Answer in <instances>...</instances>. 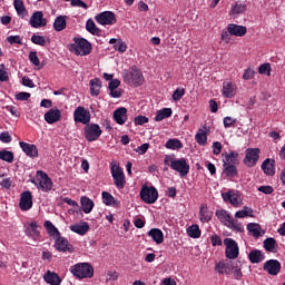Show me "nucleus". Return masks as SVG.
<instances>
[{
    "mask_svg": "<svg viewBox=\"0 0 285 285\" xmlns=\"http://www.w3.org/2000/svg\"><path fill=\"white\" fill-rule=\"evenodd\" d=\"M48 235L55 239V248L58 253H75V246L70 244L68 238L61 236L59 229L50 220H46L43 224Z\"/></svg>",
    "mask_w": 285,
    "mask_h": 285,
    "instance_id": "1",
    "label": "nucleus"
},
{
    "mask_svg": "<svg viewBox=\"0 0 285 285\" xmlns=\"http://www.w3.org/2000/svg\"><path fill=\"white\" fill-rule=\"evenodd\" d=\"M164 164L178 173L179 177H186L190 173V165H188L186 158L176 159L175 155H166Z\"/></svg>",
    "mask_w": 285,
    "mask_h": 285,
    "instance_id": "2",
    "label": "nucleus"
},
{
    "mask_svg": "<svg viewBox=\"0 0 285 285\" xmlns=\"http://www.w3.org/2000/svg\"><path fill=\"white\" fill-rule=\"evenodd\" d=\"M215 215L220 224H224L227 228H232V230H237L238 233H244V225L233 218V214H230V212L226 209H217Z\"/></svg>",
    "mask_w": 285,
    "mask_h": 285,
    "instance_id": "3",
    "label": "nucleus"
},
{
    "mask_svg": "<svg viewBox=\"0 0 285 285\" xmlns=\"http://www.w3.org/2000/svg\"><path fill=\"white\" fill-rule=\"evenodd\" d=\"M69 272L76 279H91V277H95V267H92L90 263H77L71 265Z\"/></svg>",
    "mask_w": 285,
    "mask_h": 285,
    "instance_id": "4",
    "label": "nucleus"
},
{
    "mask_svg": "<svg viewBox=\"0 0 285 285\" xmlns=\"http://www.w3.org/2000/svg\"><path fill=\"white\" fill-rule=\"evenodd\" d=\"M70 52L78 57H88L92 52V43L85 38H73V43L69 46Z\"/></svg>",
    "mask_w": 285,
    "mask_h": 285,
    "instance_id": "5",
    "label": "nucleus"
},
{
    "mask_svg": "<svg viewBox=\"0 0 285 285\" xmlns=\"http://www.w3.org/2000/svg\"><path fill=\"white\" fill-rule=\"evenodd\" d=\"M30 183L35 184L39 190H42V193H50L53 186L52 178L43 170H38L36 173V178H31Z\"/></svg>",
    "mask_w": 285,
    "mask_h": 285,
    "instance_id": "6",
    "label": "nucleus"
},
{
    "mask_svg": "<svg viewBox=\"0 0 285 285\" xmlns=\"http://www.w3.org/2000/svg\"><path fill=\"white\" fill-rule=\"evenodd\" d=\"M140 199L145 204H155L159 199V191L155 186L142 185L140 188Z\"/></svg>",
    "mask_w": 285,
    "mask_h": 285,
    "instance_id": "7",
    "label": "nucleus"
},
{
    "mask_svg": "<svg viewBox=\"0 0 285 285\" xmlns=\"http://www.w3.org/2000/svg\"><path fill=\"white\" fill-rule=\"evenodd\" d=\"M125 81L126 83H131L136 88H139V86H144V73L141 72V70L137 69V67H132L125 75Z\"/></svg>",
    "mask_w": 285,
    "mask_h": 285,
    "instance_id": "8",
    "label": "nucleus"
},
{
    "mask_svg": "<svg viewBox=\"0 0 285 285\" xmlns=\"http://www.w3.org/2000/svg\"><path fill=\"white\" fill-rule=\"evenodd\" d=\"M259 155H262V149L247 148L245 150V157L243 159V164L247 168H255V166H257V161H259Z\"/></svg>",
    "mask_w": 285,
    "mask_h": 285,
    "instance_id": "9",
    "label": "nucleus"
},
{
    "mask_svg": "<svg viewBox=\"0 0 285 285\" xmlns=\"http://www.w3.org/2000/svg\"><path fill=\"white\" fill-rule=\"evenodd\" d=\"M111 177L116 188H118V190H124L126 187V175L124 174V169L115 164H111Z\"/></svg>",
    "mask_w": 285,
    "mask_h": 285,
    "instance_id": "10",
    "label": "nucleus"
},
{
    "mask_svg": "<svg viewBox=\"0 0 285 285\" xmlns=\"http://www.w3.org/2000/svg\"><path fill=\"white\" fill-rule=\"evenodd\" d=\"M85 139H87L89 142L97 141L99 137H101V134L104 132L101 130V127L98 124L95 122H88L85 128Z\"/></svg>",
    "mask_w": 285,
    "mask_h": 285,
    "instance_id": "11",
    "label": "nucleus"
},
{
    "mask_svg": "<svg viewBox=\"0 0 285 285\" xmlns=\"http://www.w3.org/2000/svg\"><path fill=\"white\" fill-rule=\"evenodd\" d=\"M224 245H225V255L227 259H237V257H239V245H237V242L235 239L225 238Z\"/></svg>",
    "mask_w": 285,
    "mask_h": 285,
    "instance_id": "12",
    "label": "nucleus"
},
{
    "mask_svg": "<svg viewBox=\"0 0 285 285\" xmlns=\"http://www.w3.org/2000/svg\"><path fill=\"white\" fill-rule=\"evenodd\" d=\"M90 119H92V116L90 115V111L87 110L85 107H77L73 111V121L75 124H83V126L90 124Z\"/></svg>",
    "mask_w": 285,
    "mask_h": 285,
    "instance_id": "13",
    "label": "nucleus"
},
{
    "mask_svg": "<svg viewBox=\"0 0 285 285\" xmlns=\"http://www.w3.org/2000/svg\"><path fill=\"white\" fill-rule=\"evenodd\" d=\"M99 26H115L117 23V16L112 11H102L95 17Z\"/></svg>",
    "mask_w": 285,
    "mask_h": 285,
    "instance_id": "14",
    "label": "nucleus"
},
{
    "mask_svg": "<svg viewBox=\"0 0 285 285\" xmlns=\"http://www.w3.org/2000/svg\"><path fill=\"white\" fill-rule=\"evenodd\" d=\"M24 235L33 242H39L41 239V232H39V223L37 220H32L24 228Z\"/></svg>",
    "mask_w": 285,
    "mask_h": 285,
    "instance_id": "15",
    "label": "nucleus"
},
{
    "mask_svg": "<svg viewBox=\"0 0 285 285\" xmlns=\"http://www.w3.org/2000/svg\"><path fill=\"white\" fill-rule=\"evenodd\" d=\"M263 271L275 277L282 272V263H279L277 259H269L264 263Z\"/></svg>",
    "mask_w": 285,
    "mask_h": 285,
    "instance_id": "16",
    "label": "nucleus"
},
{
    "mask_svg": "<svg viewBox=\"0 0 285 285\" xmlns=\"http://www.w3.org/2000/svg\"><path fill=\"white\" fill-rule=\"evenodd\" d=\"M19 146L22 153H24L27 157H30V159H37V157H39V148H37V145L26 142V141H20Z\"/></svg>",
    "mask_w": 285,
    "mask_h": 285,
    "instance_id": "17",
    "label": "nucleus"
},
{
    "mask_svg": "<svg viewBox=\"0 0 285 285\" xmlns=\"http://www.w3.org/2000/svg\"><path fill=\"white\" fill-rule=\"evenodd\" d=\"M29 24L31 28H45V26H48V20L43 18V11H35L29 19Z\"/></svg>",
    "mask_w": 285,
    "mask_h": 285,
    "instance_id": "18",
    "label": "nucleus"
},
{
    "mask_svg": "<svg viewBox=\"0 0 285 285\" xmlns=\"http://www.w3.org/2000/svg\"><path fill=\"white\" fill-rule=\"evenodd\" d=\"M45 121H47L50 125L61 121V109H59L57 107L50 108L45 114Z\"/></svg>",
    "mask_w": 285,
    "mask_h": 285,
    "instance_id": "19",
    "label": "nucleus"
},
{
    "mask_svg": "<svg viewBox=\"0 0 285 285\" xmlns=\"http://www.w3.org/2000/svg\"><path fill=\"white\" fill-rule=\"evenodd\" d=\"M19 208L22 212L30 210V208H32V193L31 191H23L20 195Z\"/></svg>",
    "mask_w": 285,
    "mask_h": 285,
    "instance_id": "20",
    "label": "nucleus"
},
{
    "mask_svg": "<svg viewBox=\"0 0 285 285\" xmlns=\"http://www.w3.org/2000/svg\"><path fill=\"white\" fill-rule=\"evenodd\" d=\"M222 95L226 99H233L237 95V85L234 82H223Z\"/></svg>",
    "mask_w": 285,
    "mask_h": 285,
    "instance_id": "21",
    "label": "nucleus"
},
{
    "mask_svg": "<svg viewBox=\"0 0 285 285\" xmlns=\"http://www.w3.org/2000/svg\"><path fill=\"white\" fill-rule=\"evenodd\" d=\"M223 166H237L239 164V153L230 151L223 154Z\"/></svg>",
    "mask_w": 285,
    "mask_h": 285,
    "instance_id": "22",
    "label": "nucleus"
},
{
    "mask_svg": "<svg viewBox=\"0 0 285 285\" xmlns=\"http://www.w3.org/2000/svg\"><path fill=\"white\" fill-rule=\"evenodd\" d=\"M114 119L119 126H124L128 121V109L120 107L114 111Z\"/></svg>",
    "mask_w": 285,
    "mask_h": 285,
    "instance_id": "23",
    "label": "nucleus"
},
{
    "mask_svg": "<svg viewBox=\"0 0 285 285\" xmlns=\"http://www.w3.org/2000/svg\"><path fill=\"white\" fill-rule=\"evenodd\" d=\"M43 279L47 284H50V285H61V283L63 282V279H61V276H59V274L50 269H48L43 274Z\"/></svg>",
    "mask_w": 285,
    "mask_h": 285,
    "instance_id": "24",
    "label": "nucleus"
},
{
    "mask_svg": "<svg viewBox=\"0 0 285 285\" xmlns=\"http://www.w3.org/2000/svg\"><path fill=\"white\" fill-rule=\"evenodd\" d=\"M227 30L233 37H244L248 32V29L246 27L235 23L228 24Z\"/></svg>",
    "mask_w": 285,
    "mask_h": 285,
    "instance_id": "25",
    "label": "nucleus"
},
{
    "mask_svg": "<svg viewBox=\"0 0 285 285\" xmlns=\"http://www.w3.org/2000/svg\"><path fill=\"white\" fill-rule=\"evenodd\" d=\"M248 259L250 264H262L266 259V254L259 249H253L248 254Z\"/></svg>",
    "mask_w": 285,
    "mask_h": 285,
    "instance_id": "26",
    "label": "nucleus"
},
{
    "mask_svg": "<svg viewBox=\"0 0 285 285\" xmlns=\"http://www.w3.org/2000/svg\"><path fill=\"white\" fill-rule=\"evenodd\" d=\"M69 228L72 233L83 236L88 233V230H90V225H88L87 222H82L80 224L70 225Z\"/></svg>",
    "mask_w": 285,
    "mask_h": 285,
    "instance_id": "27",
    "label": "nucleus"
},
{
    "mask_svg": "<svg viewBox=\"0 0 285 285\" xmlns=\"http://www.w3.org/2000/svg\"><path fill=\"white\" fill-rule=\"evenodd\" d=\"M263 247L267 253H277L279 250V245L277 240L273 237H268L263 242Z\"/></svg>",
    "mask_w": 285,
    "mask_h": 285,
    "instance_id": "28",
    "label": "nucleus"
},
{
    "mask_svg": "<svg viewBox=\"0 0 285 285\" xmlns=\"http://www.w3.org/2000/svg\"><path fill=\"white\" fill-rule=\"evenodd\" d=\"M199 219H200L202 224H208V222H210V219H213V212H210L208 209V206L205 204L200 205Z\"/></svg>",
    "mask_w": 285,
    "mask_h": 285,
    "instance_id": "29",
    "label": "nucleus"
},
{
    "mask_svg": "<svg viewBox=\"0 0 285 285\" xmlns=\"http://www.w3.org/2000/svg\"><path fill=\"white\" fill-rule=\"evenodd\" d=\"M13 7L20 19H26V17H28V11L23 0H13Z\"/></svg>",
    "mask_w": 285,
    "mask_h": 285,
    "instance_id": "30",
    "label": "nucleus"
},
{
    "mask_svg": "<svg viewBox=\"0 0 285 285\" xmlns=\"http://www.w3.org/2000/svg\"><path fill=\"white\" fill-rule=\"evenodd\" d=\"M148 237H151L153 242H155V244H164V232H161V229L159 228H151L148 233H147Z\"/></svg>",
    "mask_w": 285,
    "mask_h": 285,
    "instance_id": "31",
    "label": "nucleus"
},
{
    "mask_svg": "<svg viewBox=\"0 0 285 285\" xmlns=\"http://www.w3.org/2000/svg\"><path fill=\"white\" fill-rule=\"evenodd\" d=\"M224 202H229L232 206H239V194L235 191H226L222 194Z\"/></svg>",
    "mask_w": 285,
    "mask_h": 285,
    "instance_id": "32",
    "label": "nucleus"
},
{
    "mask_svg": "<svg viewBox=\"0 0 285 285\" xmlns=\"http://www.w3.org/2000/svg\"><path fill=\"white\" fill-rule=\"evenodd\" d=\"M91 97H99L101 92V80L99 78H94L89 82Z\"/></svg>",
    "mask_w": 285,
    "mask_h": 285,
    "instance_id": "33",
    "label": "nucleus"
},
{
    "mask_svg": "<svg viewBox=\"0 0 285 285\" xmlns=\"http://www.w3.org/2000/svg\"><path fill=\"white\" fill-rule=\"evenodd\" d=\"M67 19L68 16H58L53 21V30L56 32H63V29L68 26Z\"/></svg>",
    "mask_w": 285,
    "mask_h": 285,
    "instance_id": "34",
    "label": "nucleus"
},
{
    "mask_svg": "<svg viewBox=\"0 0 285 285\" xmlns=\"http://www.w3.org/2000/svg\"><path fill=\"white\" fill-rule=\"evenodd\" d=\"M204 128L205 129H198L197 134L195 135V140L198 146H206V144H208V131H206V127Z\"/></svg>",
    "mask_w": 285,
    "mask_h": 285,
    "instance_id": "35",
    "label": "nucleus"
},
{
    "mask_svg": "<svg viewBox=\"0 0 285 285\" xmlns=\"http://www.w3.org/2000/svg\"><path fill=\"white\" fill-rule=\"evenodd\" d=\"M80 204L82 212L86 215H89V213H92V208H95V202L92 199L88 198L87 196H83L80 198Z\"/></svg>",
    "mask_w": 285,
    "mask_h": 285,
    "instance_id": "36",
    "label": "nucleus"
},
{
    "mask_svg": "<svg viewBox=\"0 0 285 285\" xmlns=\"http://www.w3.org/2000/svg\"><path fill=\"white\" fill-rule=\"evenodd\" d=\"M247 230L249 234H252L256 239L262 237L264 232H262V225L257 223H249L247 225Z\"/></svg>",
    "mask_w": 285,
    "mask_h": 285,
    "instance_id": "37",
    "label": "nucleus"
},
{
    "mask_svg": "<svg viewBox=\"0 0 285 285\" xmlns=\"http://www.w3.org/2000/svg\"><path fill=\"white\" fill-rule=\"evenodd\" d=\"M165 148H167V150H181V148H184V144H181V140L177 138H170L166 141Z\"/></svg>",
    "mask_w": 285,
    "mask_h": 285,
    "instance_id": "38",
    "label": "nucleus"
},
{
    "mask_svg": "<svg viewBox=\"0 0 285 285\" xmlns=\"http://www.w3.org/2000/svg\"><path fill=\"white\" fill-rule=\"evenodd\" d=\"M262 170L265 175L273 177L275 175V165L271 163V158H266L262 164Z\"/></svg>",
    "mask_w": 285,
    "mask_h": 285,
    "instance_id": "39",
    "label": "nucleus"
},
{
    "mask_svg": "<svg viewBox=\"0 0 285 285\" xmlns=\"http://www.w3.org/2000/svg\"><path fill=\"white\" fill-rule=\"evenodd\" d=\"M86 30L96 37H101V29L97 27L92 19H88L86 22Z\"/></svg>",
    "mask_w": 285,
    "mask_h": 285,
    "instance_id": "40",
    "label": "nucleus"
},
{
    "mask_svg": "<svg viewBox=\"0 0 285 285\" xmlns=\"http://www.w3.org/2000/svg\"><path fill=\"white\" fill-rule=\"evenodd\" d=\"M109 43L111 46H114V49L117 50L118 52H126V50H128V46L126 45V42H124V40L121 39H115V38H111L109 40Z\"/></svg>",
    "mask_w": 285,
    "mask_h": 285,
    "instance_id": "41",
    "label": "nucleus"
},
{
    "mask_svg": "<svg viewBox=\"0 0 285 285\" xmlns=\"http://www.w3.org/2000/svg\"><path fill=\"white\" fill-rule=\"evenodd\" d=\"M173 117V109L171 108H163L157 111L155 121H164V119H168Z\"/></svg>",
    "mask_w": 285,
    "mask_h": 285,
    "instance_id": "42",
    "label": "nucleus"
},
{
    "mask_svg": "<svg viewBox=\"0 0 285 285\" xmlns=\"http://www.w3.org/2000/svg\"><path fill=\"white\" fill-rule=\"evenodd\" d=\"M223 174L228 177V179H235L237 177V166L235 165H223Z\"/></svg>",
    "mask_w": 285,
    "mask_h": 285,
    "instance_id": "43",
    "label": "nucleus"
},
{
    "mask_svg": "<svg viewBox=\"0 0 285 285\" xmlns=\"http://www.w3.org/2000/svg\"><path fill=\"white\" fill-rule=\"evenodd\" d=\"M188 237L191 239H199L202 237V229H199V225L194 224L187 228Z\"/></svg>",
    "mask_w": 285,
    "mask_h": 285,
    "instance_id": "44",
    "label": "nucleus"
},
{
    "mask_svg": "<svg viewBox=\"0 0 285 285\" xmlns=\"http://www.w3.org/2000/svg\"><path fill=\"white\" fill-rule=\"evenodd\" d=\"M215 271L218 275H229L230 269L228 268V263L226 261H220L215 265Z\"/></svg>",
    "mask_w": 285,
    "mask_h": 285,
    "instance_id": "45",
    "label": "nucleus"
},
{
    "mask_svg": "<svg viewBox=\"0 0 285 285\" xmlns=\"http://www.w3.org/2000/svg\"><path fill=\"white\" fill-rule=\"evenodd\" d=\"M246 12V6L239 2H236L232 6L230 14L234 17H237L239 14H244Z\"/></svg>",
    "mask_w": 285,
    "mask_h": 285,
    "instance_id": "46",
    "label": "nucleus"
},
{
    "mask_svg": "<svg viewBox=\"0 0 285 285\" xmlns=\"http://www.w3.org/2000/svg\"><path fill=\"white\" fill-rule=\"evenodd\" d=\"M0 159L7 161V164H12L14 161V154L10 150H0Z\"/></svg>",
    "mask_w": 285,
    "mask_h": 285,
    "instance_id": "47",
    "label": "nucleus"
},
{
    "mask_svg": "<svg viewBox=\"0 0 285 285\" xmlns=\"http://www.w3.org/2000/svg\"><path fill=\"white\" fill-rule=\"evenodd\" d=\"M253 209L250 207H244L242 210L235 213L236 219H244V217H250Z\"/></svg>",
    "mask_w": 285,
    "mask_h": 285,
    "instance_id": "48",
    "label": "nucleus"
},
{
    "mask_svg": "<svg viewBox=\"0 0 285 285\" xmlns=\"http://www.w3.org/2000/svg\"><path fill=\"white\" fill-rule=\"evenodd\" d=\"M117 200H115V196L111 195L108 191H102V204H105L106 206H114V204H116Z\"/></svg>",
    "mask_w": 285,
    "mask_h": 285,
    "instance_id": "49",
    "label": "nucleus"
},
{
    "mask_svg": "<svg viewBox=\"0 0 285 285\" xmlns=\"http://www.w3.org/2000/svg\"><path fill=\"white\" fill-rule=\"evenodd\" d=\"M31 41L36 46H46V38L43 36L37 35V33L32 35Z\"/></svg>",
    "mask_w": 285,
    "mask_h": 285,
    "instance_id": "50",
    "label": "nucleus"
},
{
    "mask_svg": "<svg viewBox=\"0 0 285 285\" xmlns=\"http://www.w3.org/2000/svg\"><path fill=\"white\" fill-rule=\"evenodd\" d=\"M271 63L265 62L258 67L259 75H266L267 77H271Z\"/></svg>",
    "mask_w": 285,
    "mask_h": 285,
    "instance_id": "51",
    "label": "nucleus"
},
{
    "mask_svg": "<svg viewBox=\"0 0 285 285\" xmlns=\"http://www.w3.org/2000/svg\"><path fill=\"white\" fill-rule=\"evenodd\" d=\"M237 124V118H233L230 116H227L223 119L224 128H233Z\"/></svg>",
    "mask_w": 285,
    "mask_h": 285,
    "instance_id": "52",
    "label": "nucleus"
},
{
    "mask_svg": "<svg viewBox=\"0 0 285 285\" xmlns=\"http://www.w3.org/2000/svg\"><path fill=\"white\" fill-rule=\"evenodd\" d=\"M10 79V76L8 75V69L6 68V65H0V81H8Z\"/></svg>",
    "mask_w": 285,
    "mask_h": 285,
    "instance_id": "53",
    "label": "nucleus"
},
{
    "mask_svg": "<svg viewBox=\"0 0 285 285\" xmlns=\"http://www.w3.org/2000/svg\"><path fill=\"white\" fill-rule=\"evenodd\" d=\"M186 95V89L184 88H177L173 94L174 101H180L181 97Z\"/></svg>",
    "mask_w": 285,
    "mask_h": 285,
    "instance_id": "54",
    "label": "nucleus"
},
{
    "mask_svg": "<svg viewBox=\"0 0 285 285\" xmlns=\"http://www.w3.org/2000/svg\"><path fill=\"white\" fill-rule=\"evenodd\" d=\"M29 61L33 65V66H41V61L39 60V56H37V51H31L29 53Z\"/></svg>",
    "mask_w": 285,
    "mask_h": 285,
    "instance_id": "55",
    "label": "nucleus"
},
{
    "mask_svg": "<svg viewBox=\"0 0 285 285\" xmlns=\"http://www.w3.org/2000/svg\"><path fill=\"white\" fill-rule=\"evenodd\" d=\"M7 41L8 43H10V46H14V43H18L19 46H21V43H23L21 36H9L7 37Z\"/></svg>",
    "mask_w": 285,
    "mask_h": 285,
    "instance_id": "56",
    "label": "nucleus"
},
{
    "mask_svg": "<svg viewBox=\"0 0 285 285\" xmlns=\"http://www.w3.org/2000/svg\"><path fill=\"white\" fill-rule=\"evenodd\" d=\"M0 141L2 144H10V141H12V136L10 135V131H2L0 134Z\"/></svg>",
    "mask_w": 285,
    "mask_h": 285,
    "instance_id": "57",
    "label": "nucleus"
},
{
    "mask_svg": "<svg viewBox=\"0 0 285 285\" xmlns=\"http://www.w3.org/2000/svg\"><path fill=\"white\" fill-rule=\"evenodd\" d=\"M255 77V70L253 68H247L244 70L243 79L245 81H249V79H253Z\"/></svg>",
    "mask_w": 285,
    "mask_h": 285,
    "instance_id": "58",
    "label": "nucleus"
},
{
    "mask_svg": "<svg viewBox=\"0 0 285 285\" xmlns=\"http://www.w3.org/2000/svg\"><path fill=\"white\" fill-rule=\"evenodd\" d=\"M30 97H31L30 92H26V91H20L16 95L17 101H28Z\"/></svg>",
    "mask_w": 285,
    "mask_h": 285,
    "instance_id": "59",
    "label": "nucleus"
},
{
    "mask_svg": "<svg viewBox=\"0 0 285 285\" xmlns=\"http://www.w3.org/2000/svg\"><path fill=\"white\" fill-rule=\"evenodd\" d=\"M148 148H150V144L145 142L136 148V153H138V155H146Z\"/></svg>",
    "mask_w": 285,
    "mask_h": 285,
    "instance_id": "60",
    "label": "nucleus"
},
{
    "mask_svg": "<svg viewBox=\"0 0 285 285\" xmlns=\"http://www.w3.org/2000/svg\"><path fill=\"white\" fill-rule=\"evenodd\" d=\"M258 191L263 193L264 195H273L275 189L273 188V186L267 185L258 187Z\"/></svg>",
    "mask_w": 285,
    "mask_h": 285,
    "instance_id": "61",
    "label": "nucleus"
},
{
    "mask_svg": "<svg viewBox=\"0 0 285 285\" xmlns=\"http://www.w3.org/2000/svg\"><path fill=\"white\" fill-rule=\"evenodd\" d=\"M149 119L146 116H137L134 119L136 126H144V124H148Z\"/></svg>",
    "mask_w": 285,
    "mask_h": 285,
    "instance_id": "62",
    "label": "nucleus"
},
{
    "mask_svg": "<svg viewBox=\"0 0 285 285\" xmlns=\"http://www.w3.org/2000/svg\"><path fill=\"white\" fill-rule=\"evenodd\" d=\"M212 148H213L214 155H222V142L219 141L213 142Z\"/></svg>",
    "mask_w": 285,
    "mask_h": 285,
    "instance_id": "63",
    "label": "nucleus"
},
{
    "mask_svg": "<svg viewBox=\"0 0 285 285\" xmlns=\"http://www.w3.org/2000/svg\"><path fill=\"white\" fill-rule=\"evenodd\" d=\"M210 242L213 246H222V237L217 236L216 234L212 235Z\"/></svg>",
    "mask_w": 285,
    "mask_h": 285,
    "instance_id": "64",
    "label": "nucleus"
}]
</instances>
